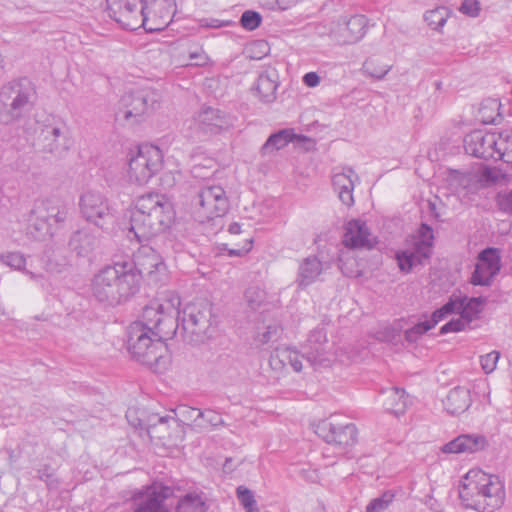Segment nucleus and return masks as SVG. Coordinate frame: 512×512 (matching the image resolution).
I'll list each match as a JSON object with an SVG mask.
<instances>
[{"instance_id": "nucleus-22", "label": "nucleus", "mask_w": 512, "mask_h": 512, "mask_svg": "<svg viewBox=\"0 0 512 512\" xmlns=\"http://www.w3.org/2000/svg\"><path fill=\"white\" fill-rule=\"evenodd\" d=\"M326 344L327 332L324 326H318L310 332L305 346V359L314 369L327 367L332 361Z\"/></svg>"}, {"instance_id": "nucleus-56", "label": "nucleus", "mask_w": 512, "mask_h": 512, "mask_svg": "<svg viewBox=\"0 0 512 512\" xmlns=\"http://www.w3.org/2000/svg\"><path fill=\"white\" fill-rule=\"evenodd\" d=\"M252 239H246L244 245L237 249H228V255L231 257H241L252 249Z\"/></svg>"}, {"instance_id": "nucleus-47", "label": "nucleus", "mask_w": 512, "mask_h": 512, "mask_svg": "<svg viewBox=\"0 0 512 512\" xmlns=\"http://www.w3.org/2000/svg\"><path fill=\"white\" fill-rule=\"evenodd\" d=\"M500 358V353L498 351H491L485 355L480 357V365L482 370L486 374L492 373L497 366L498 360Z\"/></svg>"}, {"instance_id": "nucleus-15", "label": "nucleus", "mask_w": 512, "mask_h": 512, "mask_svg": "<svg viewBox=\"0 0 512 512\" xmlns=\"http://www.w3.org/2000/svg\"><path fill=\"white\" fill-rule=\"evenodd\" d=\"M195 204L206 219L224 216L229 209V200L223 187L210 183L199 190Z\"/></svg>"}, {"instance_id": "nucleus-18", "label": "nucleus", "mask_w": 512, "mask_h": 512, "mask_svg": "<svg viewBox=\"0 0 512 512\" xmlns=\"http://www.w3.org/2000/svg\"><path fill=\"white\" fill-rule=\"evenodd\" d=\"M145 11H143L146 31L154 32L165 29L175 14V0H144Z\"/></svg>"}, {"instance_id": "nucleus-35", "label": "nucleus", "mask_w": 512, "mask_h": 512, "mask_svg": "<svg viewBox=\"0 0 512 512\" xmlns=\"http://www.w3.org/2000/svg\"><path fill=\"white\" fill-rule=\"evenodd\" d=\"M206 497L202 492H189L182 496L176 506V512H207Z\"/></svg>"}, {"instance_id": "nucleus-10", "label": "nucleus", "mask_w": 512, "mask_h": 512, "mask_svg": "<svg viewBox=\"0 0 512 512\" xmlns=\"http://www.w3.org/2000/svg\"><path fill=\"white\" fill-rule=\"evenodd\" d=\"M158 94L151 88H140L124 94L119 103L116 118L135 123L139 118L155 108Z\"/></svg>"}, {"instance_id": "nucleus-50", "label": "nucleus", "mask_w": 512, "mask_h": 512, "mask_svg": "<svg viewBox=\"0 0 512 512\" xmlns=\"http://www.w3.org/2000/svg\"><path fill=\"white\" fill-rule=\"evenodd\" d=\"M200 422H202L205 425L204 428H207L209 426L217 427L223 424V419L217 412L213 410H205L202 411V415L200 416Z\"/></svg>"}, {"instance_id": "nucleus-37", "label": "nucleus", "mask_w": 512, "mask_h": 512, "mask_svg": "<svg viewBox=\"0 0 512 512\" xmlns=\"http://www.w3.org/2000/svg\"><path fill=\"white\" fill-rule=\"evenodd\" d=\"M0 259L1 262L6 266H9L10 268L18 271H22L24 274L28 275L32 280H38L39 278H41V275H37L34 272L29 271L25 268L26 257L21 252H4L0 255Z\"/></svg>"}, {"instance_id": "nucleus-9", "label": "nucleus", "mask_w": 512, "mask_h": 512, "mask_svg": "<svg viewBox=\"0 0 512 512\" xmlns=\"http://www.w3.org/2000/svg\"><path fill=\"white\" fill-rule=\"evenodd\" d=\"M433 242L432 228L422 224L417 234L407 242L406 247L396 253L400 270L410 272L417 265H423L432 254Z\"/></svg>"}, {"instance_id": "nucleus-3", "label": "nucleus", "mask_w": 512, "mask_h": 512, "mask_svg": "<svg viewBox=\"0 0 512 512\" xmlns=\"http://www.w3.org/2000/svg\"><path fill=\"white\" fill-rule=\"evenodd\" d=\"M459 497L468 509L494 512L504 504L505 486L498 476L471 469L461 479Z\"/></svg>"}, {"instance_id": "nucleus-51", "label": "nucleus", "mask_w": 512, "mask_h": 512, "mask_svg": "<svg viewBox=\"0 0 512 512\" xmlns=\"http://www.w3.org/2000/svg\"><path fill=\"white\" fill-rule=\"evenodd\" d=\"M244 297L252 309L260 305L263 299V292L258 287H249L244 294Z\"/></svg>"}, {"instance_id": "nucleus-2", "label": "nucleus", "mask_w": 512, "mask_h": 512, "mask_svg": "<svg viewBox=\"0 0 512 512\" xmlns=\"http://www.w3.org/2000/svg\"><path fill=\"white\" fill-rule=\"evenodd\" d=\"M133 265L116 262L99 270L91 280L92 296L106 306H117L139 291V275Z\"/></svg>"}, {"instance_id": "nucleus-55", "label": "nucleus", "mask_w": 512, "mask_h": 512, "mask_svg": "<svg viewBox=\"0 0 512 512\" xmlns=\"http://www.w3.org/2000/svg\"><path fill=\"white\" fill-rule=\"evenodd\" d=\"M499 208L507 213H512V190L498 195Z\"/></svg>"}, {"instance_id": "nucleus-4", "label": "nucleus", "mask_w": 512, "mask_h": 512, "mask_svg": "<svg viewBox=\"0 0 512 512\" xmlns=\"http://www.w3.org/2000/svg\"><path fill=\"white\" fill-rule=\"evenodd\" d=\"M177 315L176 324L180 321L182 336L190 343H203L216 331V316L212 304L207 300L189 303Z\"/></svg>"}, {"instance_id": "nucleus-33", "label": "nucleus", "mask_w": 512, "mask_h": 512, "mask_svg": "<svg viewBox=\"0 0 512 512\" xmlns=\"http://www.w3.org/2000/svg\"><path fill=\"white\" fill-rule=\"evenodd\" d=\"M471 405L469 389L455 387L448 393L445 401V408L448 413L458 415L465 412Z\"/></svg>"}, {"instance_id": "nucleus-16", "label": "nucleus", "mask_w": 512, "mask_h": 512, "mask_svg": "<svg viewBox=\"0 0 512 512\" xmlns=\"http://www.w3.org/2000/svg\"><path fill=\"white\" fill-rule=\"evenodd\" d=\"M171 489L160 483H153L134 493L132 497L133 512H169L165 505Z\"/></svg>"}, {"instance_id": "nucleus-52", "label": "nucleus", "mask_w": 512, "mask_h": 512, "mask_svg": "<svg viewBox=\"0 0 512 512\" xmlns=\"http://www.w3.org/2000/svg\"><path fill=\"white\" fill-rule=\"evenodd\" d=\"M469 324L460 316L457 319H452L440 328V334H447L450 332H459L464 330Z\"/></svg>"}, {"instance_id": "nucleus-19", "label": "nucleus", "mask_w": 512, "mask_h": 512, "mask_svg": "<svg viewBox=\"0 0 512 512\" xmlns=\"http://www.w3.org/2000/svg\"><path fill=\"white\" fill-rule=\"evenodd\" d=\"M367 23L364 15L341 17L333 24L330 30L331 37L339 44H354L365 35Z\"/></svg>"}, {"instance_id": "nucleus-7", "label": "nucleus", "mask_w": 512, "mask_h": 512, "mask_svg": "<svg viewBox=\"0 0 512 512\" xmlns=\"http://www.w3.org/2000/svg\"><path fill=\"white\" fill-rule=\"evenodd\" d=\"M69 208L57 198L37 200L31 211L28 233L36 240L51 237L54 227L62 224L68 217Z\"/></svg>"}, {"instance_id": "nucleus-6", "label": "nucleus", "mask_w": 512, "mask_h": 512, "mask_svg": "<svg viewBox=\"0 0 512 512\" xmlns=\"http://www.w3.org/2000/svg\"><path fill=\"white\" fill-rule=\"evenodd\" d=\"M35 91L27 79L13 80L0 89V124H10L28 112Z\"/></svg>"}, {"instance_id": "nucleus-5", "label": "nucleus", "mask_w": 512, "mask_h": 512, "mask_svg": "<svg viewBox=\"0 0 512 512\" xmlns=\"http://www.w3.org/2000/svg\"><path fill=\"white\" fill-rule=\"evenodd\" d=\"M168 336L154 332L141 323H131L127 330L128 350L132 357L145 365L158 364L166 350Z\"/></svg>"}, {"instance_id": "nucleus-45", "label": "nucleus", "mask_w": 512, "mask_h": 512, "mask_svg": "<svg viewBox=\"0 0 512 512\" xmlns=\"http://www.w3.org/2000/svg\"><path fill=\"white\" fill-rule=\"evenodd\" d=\"M37 477L39 480L45 482L49 489H56L59 486L54 469L49 465H43L39 468L37 470Z\"/></svg>"}, {"instance_id": "nucleus-49", "label": "nucleus", "mask_w": 512, "mask_h": 512, "mask_svg": "<svg viewBox=\"0 0 512 512\" xmlns=\"http://www.w3.org/2000/svg\"><path fill=\"white\" fill-rule=\"evenodd\" d=\"M246 51L249 53V57L253 59H261L269 51L268 43L264 40H258L251 43Z\"/></svg>"}, {"instance_id": "nucleus-12", "label": "nucleus", "mask_w": 512, "mask_h": 512, "mask_svg": "<svg viewBox=\"0 0 512 512\" xmlns=\"http://www.w3.org/2000/svg\"><path fill=\"white\" fill-rule=\"evenodd\" d=\"M173 310L170 304L164 305L158 301H152L143 308L141 319L133 323H141L154 332L171 337L179 329V324H176L172 315Z\"/></svg>"}, {"instance_id": "nucleus-61", "label": "nucleus", "mask_w": 512, "mask_h": 512, "mask_svg": "<svg viewBox=\"0 0 512 512\" xmlns=\"http://www.w3.org/2000/svg\"><path fill=\"white\" fill-rule=\"evenodd\" d=\"M164 421H165V417H160V418H159V422H160V423H162V422H164Z\"/></svg>"}, {"instance_id": "nucleus-28", "label": "nucleus", "mask_w": 512, "mask_h": 512, "mask_svg": "<svg viewBox=\"0 0 512 512\" xmlns=\"http://www.w3.org/2000/svg\"><path fill=\"white\" fill-rule=\"evenodd\" d=\"M343 244L350 248L371 247L370 232L365 222L351 220L347 223Z\"/></svg>"}, {"instance_id": "nucleus-11", "label": "nucleus", "mask_w": 512, "mask_h": 512, "mask_svg": "<svg viewBox=\"0 0 512 512\" xmlns=\"http://www.w3.org/2000/svg\"><path fill=\"white\" fill-rule=\"evenodd\" d=\"M81 216L89 223L105 229L115 221V209L109 200L99 191L88 190L79 198Z\"/></svg>"}, {"instance_id": "nucleus-44", "label": "nucleus", "mask_w": 512, "mask_h": 512, "mask_svg": "<svg viewBox=\"0 0 512 512\" xmlns=\"http://www.w3.org/2000/svg\"><path fill=\"white\" fill-rule=\"evenodd\" d=\"M394 494L383 493L380 497L373 499L366 507V512H383L392 503Z\"/></svg>"}, {"instance_id": "nucleus-38", "label": "nucleus", "mask_w": 512, "mask_h": 512, "mask_svg": "<svg viewBox=\"0 0 512 512\" xmlns=\"http://www.w3.org/2000/svg\"><path fill=\"white\" fill-rule=\"evenodd\" d=\"M392 65L383 63L379 57L372 56L368 58L362 66L363 72L369 77L381 80L391 70Z\"/></svg>"}, {"instance_id": "nucleus-48", "label": "nucleus", "mask_w": 512, "mask_h": 512, "mask_svg": "<svg viewBox=\"0 0 512 512\" xmlns=\"http://www.w3.org/2000/svg\"><path fill=\"white\" fill-rule=\"evenodd\" d=\"M429 330H431V328L426 320L421 321L405 331V339L408 342H416L420 336Z\"/></svg>"}, {"instance_id": "nucleus-40", "label": "nucleus", "mask_w": 512, "mask_h": 512, "mask_svg": "<svg viewBox=\"0 0 512 512\" xmlns=\"http://www.w3.org/2000/svg\"><path fill=\"white\" fill-rule=\"evenodd\" d=\"M177 417L185 424L189 422H194V425L199 428L205 427V425L200 422V416L202 415V411L198 408L190 407L187 405H180L177 407L175 411Z\"/></svg>"}, {"instance_id": "nucleus-13", "label": "nucleus", "mask_w": 512, "mask_h": 512, "mask_svg": "<svg viewBox=\"0 0 512 512\" xmlns=\"http://www.w3.org/2000/svg\"><path fill=\"white\" fill-rule=\"evenodd\" d=\"M232 126L231 118L218 108L204 106L191 120V136L216 135Z\"/></svg>"}, {"instance_id": "nucleus-29", "label": "nucleus", "mask_w": 512, "mask_h": 512, "mask_svg": "<svg viewBox=\"0 0 512 512\" xmlns=\"http://www.w3.org/2000/svg\"><path fill=\"white\" fill-rule=\"evenodd\" d=\"M323 271V264L316 256H308L299 265L296 283L304 289L318 280Z\"/></svg>"}, {"instance_id": "nucleus-25", "label": "nucleus", "mask_w": 512, "mask_h": 512, "mask_svg": "<svg viewBox=\"0 0 512 512\" xmlns=\"http://www.w3.org/2000/svg\"><path fill=\"white\" fill-rule=\"evenodd\" d=\"M357 180V174L350 167H343L340 171L334 170L332 185L340 201L346 206L354 203L353 191Z\"/></svg>"}, {"instance_id": "nucleus-23", "label": "nucleus", "mask_w": 512, "mask_h": 512, "mask_svg": "<svg viewBox=\"0 0 512 512\" xmlns=\"http://www.w3.org/2000/svg\"><path fill=\"white\" fill-rule=\"evenodd\" d=\"M500 255L496 248H486L477 257L475 270L471 276L474 285L488 286L500 271Z\"/></svg>"}, {"instance_id": "nucleus-32", "label": "nucleus", "mask_w": 512, "mask_h": 512, "mask_svg": "<svg viewBox=\"0 0 512 512\" xmlns=\"http://www.w3.org/2000/svg\"><path fill=\"white\" fill-rule=\"evenodd\" d=\"M452 301L455 304L454 312L458 313L468 324L477 318L481 312L483 301L481 298H468L466 296H452Z\"/></svg>"}, {"instance_id": "nucleus-1", "label": "nucleus", "mask_w": 512, "mask_h": 512, "mask_svg": "<svg viewBox=\"0 0 512 512\" xmlns=\"http://www.w3.org/2000/svg\"><path fill=\"white\" fill-rule=\"evenodd\" d=\"M175 212L168 198L159 193H147L137 198L130 215L127 237L142 243L165 232L174 222Z\"/></svg>"}, {"instance_id": "nucleus-36", "label": "nucleus", "mask_w": 512, "mask_h": 512, "mask_svg": "<svg viewBox=\"0 0 512 512\" xmlns=\"http://www.w3.org/2000/svg\"><path fill=\"white\" fill-rule=\"evenodd\" d=\"M294 133L291 129H283L269 136L262 146L263 154L272 153L287 146L293 139Z\"/></svg>"}, {"instance_id": "nucleus-60", "label": "nucleus", "mask_w": 512, "mask_h": 512, "mask_svg": "<svg viewBox=\"0 0 512 512\" xmlns=\"http://www.w3.org/2000/svg\"><path fill=\"white\" fill-rule=\"evenodd\" d=\"M228 232L230 234H239L241 233V225L237 222H233L228 226Z\"/></svg>"}, {"instance_id": "nucleus-39", "label": "nucleus", "mask_w": 512, "mask_h": 512, "mask_svg": "<svg viewBox=\"0 0 512 512\" xmlns=\"http://www.w3.org/2000/svg\"><path fill=\"white\" fill-rule=\"evenodd\" d=\"M450 16V10L447 7L440 6L428 10L424 14V20L428 26L436 31H440Z\"/></svg>"}, {"instance_id": "nucleus-34", "label": "nucleus", "mask_w": 512, "mask_h": 512, "mask_svg": "<svg viewBox=\"0 0 512 512\" xmlns=\"http://www.w3.org/2000/svg\"><path fill=\"white\" fill-rule=\"evenodd\" d=\"M383 407L395 415L403 414L407 407V397L404 389L390 387L382 392Z\"/></svg>"}, {"instance_id": "nucleus-59", "label": "nucleus", "mask_w": 512, "mask_h": 512, "mask_svg": "<svg viewBox=\"0 0 512 512\" xmlns=\"http://www.w3.org/2000/svg\"><path fill=\"white\" fill-rule=\"evenodd\" d=\"M223 25H224L223 22L218 19H211L210 21L206 20L205 23L202 24V26L211 27V28H219V27H222Z\"/></svg>"}, {"instance_id": "nucleus-17", "label": "nucleus", "mask_w": 512, "mask_h": 512, "mask_svg": "<svg viewBox=\"0 0 512 512\" xmlns=\"http://www.w3.org/2000/svg\"><path fill=\"white\" fill-rule=\"evenodd\" d=\"M39 138L42 151L56 157L64 156L73 145L70 130L65 123L45 125Z\"/></svg>"}, {"instance_id": "nucleus-21", "label": "nucleus", "mask_w": 512, "mask_h": 512, "mask_svg": "<svg viewBox=\"0 0 512 512\" xmlns=\"http://www.w3.org/2000/svg\"><path fill=\"white\" fill-rule=\"evenodd\" d=\"M316 433L326 443L340 449L352 446L357 441V428L353 423L342 425L323 421L317 426Z\"/></svg>"}, {"instance_id": "nucleus-42", "label": "nucleus", "mask_w": 512, "mask_h": 512, "mask_svg": "<svg viewBox=\"0 0 512 512\" xmlns=\"http://www.w3.org/2000/svg\"><path fill=\"white\" fill-rule=\"evenodd\" d=\"M236 493L240 504L245 509V512H259L254 494L250 489L244 486H239Z\"/></svg>"}, {"instance_id": "nucleus-43", "label": "nucleus", "mask_w": 512, "mask_h": 512, "mask_svg": "<svg viewBox=\"0 0 512 512\" xmlns=\"http://www.w3.org/2000/svg\"><path fill=\"white\" fill-rule=\"evenodd\" d=\"M454 306L455 304L453 303L451 297L446 304H444L441 308L435 310L432 313L431 318L429 320H426L430 328H434L440 321L444 320L449 315L455 313Z\"/></svg>"}, {"instance_id": "nucleus-41", "label": "nucleus", "mask_w": 512, "mask_h": 512, "mask_svg": "<svg viewBox=\"0 0 512 512\" xmlns=\"http://www.w3.org/2000/svg\"><path fill=\"white\" fill-rule=\"evenodd\" d=\"M495 138L497 141V150H499V154H501V159H504L505 156L510 157L511 159H507L506 161H512V129H504L499 133H495Z\"/></svg>"}, {"instance_id": "nucleus-58", "label": "nucleus", "mask_w": 512, "mask_h": 512, "mask_svg": "<svg viewBox=\"0 0 512 512\" xmlns=\"http://www.w3.org/2000/svg\"><path fill=\"white\" fill-rule=\"evenodd\" d=\"M278 333V328L276 326H268L266 332L263 333L261 341L263 343H267L273 339V337Z\"/></svg>"}, {"instance_id": "nucleus-46", "label": "nucleus", "mask_w": 512, "mask_h": 512, "mask_svg": "<svg viewBox=\"0 0 512 512\" xmlns=\"http://www.w3.org/2000/svg\"><path fill=\"white\" fill-rule=\"evenodd\" d=\"M261 21V15L258 12L252 10L245 11L240 18L242 27L249 31H253L258 28L261 24Z\"/></svg>"}, {"instance_id": "nucleus-24", "label": "nucleus", "mask_w": 512, "mask_h": 512, "mask_svg": "<svg viewBox=\"0 0 512 512\" xmlns=\"http://www.w3.org/2000/svg\"><path fill=\"white\" fill-rule=\"evenodd\" d=\"M140 244V247L133 254L132 261L121 262L133 265L132 270L139 275V284L143 275H152L154 272H159L165 268L162 256L152 246L143 244V242Z\"/></svg>"}, {"instance_id": "nucleus-57", "label": "nucleus", "mask_w": 512, "mask_h": 512, "mask_svg": "<svg viewBox=\"0 0 512 512\" xmlns=\"http://www.w3.org/2000/svg\"><path fill=\"white\" fill-rule=\"evenodd\" d=\"M303 82L308 87H316L320 83V77L316 72H308L303 76Z\"/></svg>"}, {"instance_id": "nucleus-27", "label": "nucleus", "mask_w": 512, "mask_h": 512, "mask_svg": "<svg viewBox=\"0 0 512 512\" xmlns=\"http://www.w3.org/2000/svg\"><path fill=\"white\" fill-rule=\"evenodd\" d=\"M278 79V73L274 68L265 69L259 74L253 89L262 102L271 103L276 99Z\"/></svg>"}, {"instance_id": "nucleus-8", "label": "nucleus", "mask_w": 512, "mask_h": 512, "mask_svg": "<svg viewBox=\"0 0 512 512\" xmlns=\"http://www.w3.org/2000/svg\"><path fill=\"white\" fill-rule=\"evenodd\" d=\"M162 151L154 145L143 144L128 154L127 176L131 183L143 185L162 168Z\"/></svg>"}, {"instance_id": "nucleus-54", "label": "nucleus", "mask_w": 512, "mask_h": 512, "mask_svg": "<svg viewBox=\"0 0 512 512\" xmlns=\"http://www.w3.org/2000/svg\"><path fill=\"white\" fill-rule=\"evenodd\" d=\"M189 59L192 65L204 66L208 63L209 57L202 48H197L195 51L189 52Z\"/></svg>"}, {"instance_id": "nucleus-26", "label": "nucleus", "mask_w": 512, "mask_h": 512, "mask_svg": "<svg viewBox=\"0 0 512 512\" xmlns=\"http://www.w3.org/2000/svg\"><path fill=\"white\" fill-rule=\"evenodd\" d=\"M486 438L479 434H462L442 446L441 451L447 454L476 453L485 448Z\"/></svg>"}, {"instance_id": "nucleus-30", "label": "nucleus", "mask_w": 512, "mask_h": 512, "mask_svg": "<svg viewBox=\"0 0 512 512\" xmlns=\"http://www.w3.org/2000/svg\"><path fill=\"white\" fill-rule=\"evenodd\" d=\"M305 356L300 355L298 351L288 347L277 348L270 356L269 363L273 369H280L289 364L295 372H300L303 368L302 359Z\"/></svg>"}, {"instance_id": "nucleus-53", "label": "nucleus", "mask_w": 512, "mask_h": 512, "mask_svg": "<svg viewBox=\"0 0 512 512\" xmlns=\"http://www.w3.org/2000/svg\"><path fill=\"white\" fill-rule=\"evenodd\" d=\"M459 10L469 17H477L480 12V3L478 0H463Z\"/></svg>"}, {"instance_id": "nucleus-14", "label": "nucleus", "mask_w": 512, "mask_h": 512, "mask_svg": "<svg viewBox=\"0 0 512 512\" xmlns=\"http://www.w3.org/2000/svg\"><path fill=\"white\" fill-rule=\"evenodd\" d=\"M107 2L109 16L123 28L136 30L143 27L144 0H107Z\"/></svg>"}, {"instance_id": "nucleus-31", "label": "nucleus", "mask_w": 512, "mask_h": 512, "mask_svg": "<svg viewBox=\"0 0 512 512\" xmlns=\"http://www.w3.org/2000/svg\"><path fill=\"white\" fill-rule=\"evenodd\" d=\"M98 244L95 235L89 229H80L74 232L69 241V247L78 256L89 255Z\"/></svg>"}, {"instance_id": "nucleus-20", "label": "nucleus", "mask_w": 512, "mask_h": 512, "mask_svg": "<svg viewBox=\"0 0 512 512\" xmlns=\"http://www.w3.org/2000/svg\"><path fill=\"white\" fill-rule=\"evenodd\" d=\"M497 141L495 133L483 130H475L467 134L464 138L465 151L477 158L485 160L501 158L499 150L496 148Z\"/></svg>"}]
</instances>
